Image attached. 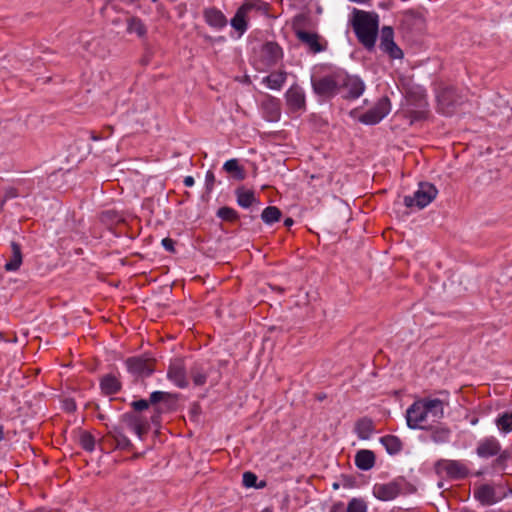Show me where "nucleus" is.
<instances>
[{
    "label": "nucleus",
    "mask_w": 512,
    "mask_h": 512,
    "mask_svg": "<svg viewBox=\"0 0 512 512\" xmlns=\"http://www.w3.org/2000/svg\"><path fill=\"white\" fill-rule=\"evenodd\" d=\"M4 439V428L0 425V441Z\"/></svg>",
    "instance_id": "obj_53"
},
{
    "label": "nucleus",
    "mask_w": 512,
    "mask_h": 512,
    "mask_svg": "<svg viewBox=\"0 0 512 512\" xmlns=\"http://www.w3.org/2000/svg\"><path fill=\"white\" fill-rule=\"evenodd\" d=\"M411 492H413L412 485L402 477L395 478L387 483H376L372 488L373 496L385 502Z\"/></svg>",
    "instance_id": "obj_4"
},
{
    "label": "nucleus",
    "mask_w": 512,
    "mask_h": 512,
    "mask_svg": "<svg viewBox=\"0 0 512 512\" xmlns=\"http://www.w3.org/2000/svg\"><path fill=\"white\" fill-rule=\"evenodd\" d=\"M501 444L497 438L490 436L481 439L476 448V454L480 458H490L499 454Z\"/></svg>",
    "instance_id": "obj_16"
},
{
    "label": "nucleus",
    "mask_w": 512,
    "mask_h": 512,
    "mask_svg": "<svg viewBox=\"0 0 512 512\" xmlns=\"http://www.w3.org/2000/svg\"><path fill=\"white\" fill-rule=\"evenodd\" d=\"M3 206H4V201L0 200V209H2Z\"/></svg>",
    "instance_id": "obj_57"
},
{
    "label": "nucleus",
    "mask_w": 512,
    "mask_h": 512,
    "mask_svg": "<svg viewBox=\"0 0 512 512\" xmlns=\"http://www.w3.org/2000/svg\"><path fill=\"white\" fill-rule=\"evenodd\" d=\"M215 181L216 180H215V175H214L213 171L208 170L205 175L206 192L210 193L213 190Z\"/></svg>",
    "instance_id": "obj_43"
},
{
    "label": "nucleus",
    "mask_w": 512,
    "mask_h": 512,
    "mask_svg": "<svg viewBox=\"0 0 512 512\" xmlns=\"http://www.w3.org/2000/svg\"><path fill=\"white\" fill-rule=\"evenodd\" d=\"M451 435L450 429L446 427H437L431 433V439L435 443H446Z\"/></svg>",
    "instance_id": "obj_35"
},
{
    "label": "nucleus",
    "mask_w": 512,
    "mask_h": 512,
    "mask_svg": "<svg viewBox=\"0 0 512 512\" xmlns=\"http://www.w3.org/2000/svg\"><path fill=\"white\" fill-rule=\"evenodd\" d=\"M495 424L502 433H510L512 431V411L499 414Z\"/></svg>",
    "instance_id": "obj_34"
},
{
    "label": "nucleus",
    "mask_w": 512,
    "mask_h": 512,
    "mask_svg": "<svg viewBox=\"0 0 512 512\" xmlns=\"http://www.w3.org/2000/svg\"><path fill=\"white\" fill-rule=\"evenodd\" d=\"M374 422L371 418L362 417L356 421L354 432L361 440H368L374 432Z\"/></svg>",
    "instance_id": "obj_23"
},
{
    "label": "nucleus",
    "mask_w": 512,
    "mask_h": 512,
    "mask_svg": "<svg viewBox=\"0 0 512 512\" xmlns=\"http://www.w3.org/2000/svg\"><path fill=\"white\" fill-rule=\"evenodd\" d=\"M257 476L252 472H245L243 474V484L246 487H255Z\"/></svg>",
    "instance_id": "obj_44"
},
{
    "label": "nucleus",
    "mask_w": 512,
    "mask_h": 512,
    "mask_svg": "<svg viewBox=\"0 0 512 512\" xmlns=\"http://www.w3.org/2000/svg\"><path fill=\"white\" fill-rule=\"evenodd\" d=\"M435 470L438 474H445V476L452 480H461L466 478L469 473L468 465L461 460L440 459L435 464Z\"/></svg>",
    "instance_id": "obj_7"
},
{
    "label": "nucleus",
    "mask_w": 512,
    "mask_h": 512,
    "mask_svg": "<svg viewBox=\"0 0 512 512\" xmlns=\"http://www.w3.org/2000/svg\"><path fill=\"white\" fill-rule=\"evenodd\" d=\"M262 108L268 121L274 122L280 119L281 108L279 99L267 95V98L262 103Z\"/></svg>",
    "instance_id": "obj_20"
},
{
    "label": "nucleus",
    "mask_w": 512,
    "mask_h": 512,
    "mask_svg": "<svg viewBox=\"0 0 512 512\" xmlns=\"http://www.w3.org/2000/svg\"><path fill=\"white\" fill-rule=\"evenodd\" d=\"M223 169L237 181H242L246 177L245 170L239 165L237 159L227 160L223 165Z\"/></svg>",
    "instance_id": "obj_29"
},
{
    "label": "nucleus",
    "mask_w": 512,
    "mask_h": 512,
    "mask_svg": "<svg viewBox=\"0 0 512 512\" xmlns=\"http://www.w3.org/2000/svg\"><path fill=\"white\" fill-rule=\"evenodd\" d=\"M474 498L484 506H491L500 500L494 487L489 484H483L475 488Z\"/></svg>",
    "instance_id": "obj_18"
},
{
    "label": "nucleus",
    "mask_w": 512,
    "mask_h": 512,
    "mask_svg": "<svg viewBox=\"0 0 512 512\" xmlns=\"http://www.w3.org/2000/svg\"><path fill=\"white\" fill-rule=\"evenodd\" d=\"M293 223H294V220H293L292 218H290V217H288V218H286V219L284 220V225H285L286 227H290V226H292V225H293Z\"/></svg>",
    "instance_id": "obj_51"
},
{
    "label": "nucleus",
    "mask_w": 512,
    "mask_h": 512,
    "mask_svg": "<svg viewBox=\"0 0 512 512\" xmlns=\"http://www.w3.org/2000/svg\"><path fill=\"white\" fill-rule=\"evenodd\" d=\"M401 22L409 28L420 27L423 24V17L418 12L408 10L403 13Z\"/></svg>",
    "instance_id": "obj_32"
},
{
    "label": "nucleus",
    "mask_w": 512,
    "mask_h": 512,
    "mask_svg": "<svg viewBox=\"0 0 512 512\" xmlns=\"http://www.w3.org/2000/svg\"><path fill=\"white\" fill-rule=\"evenodd\" d=\"M427 113L426 109L411 110L407 112V118L410 120V123L413 124L416 121L426 119Z\"/></svg>",
    "instance_id": "obj_42"
},
{
    "label": "nucleus",
    "mask_w": 512,
    "mask_h": 512,
    "mask_svg": "<svg viewBox=\"0 0 512 512\" xmlns=\"http://www.w3.org/2000/svg\"><path fill=\"white\" fill-rule=\"evenodd\" d=\"M183 183L186 187H192L195 183V180L192 176H186L183 180Z\"/></svg>",
    "instance_id": "obj_48"
},
{
    "label": "nucleus",
    "mask_w": 512,
    "mask_h": 512,
    "mask_svg": "<svg viewBox=\"0 0 512 512\" xmlns=\"http://www.w3.org/2000/svg\"><path fill=\"white\" fill-rule=\"evenodd\" d=\"M343 486L346 487V488H351L352 487V483L350 480L348 479H344V483H343Z\"/></svg>",
    "instance_id": "obj_52"
},
{
    "label": "nucleus",
    "mask_w": 512,
    "mask_h": 512,
    "mask_svg": "<svg viewBox=\"0 0 512 512\" xmlns=\"http://www.w3.org/2000/svg\"><path fill=\"white\" fill-rule=\"evenodd\" d=\"M131 406L133 407V409L135 411H143L149 407V402H148V400L140 399V400L133 401L131 403Z\"/></svg>",
    "instance_id": "obj_45"
},
{
    "label": "nucleus",
    "mask_w": 512,
    "mask_h": 512,
    "mask_svg": "<svg viewBox=\"0 0 512 512\" xmlns=\"http://www.w3.org/2000/svg\"><path fill=\"white\" fill-rule=\"evenodd\" d=\"M151 421L153 424L155 425H158L160 423V416H159V413H156L154 414L152 417H151Z\"/></svg>",
    "instance_id": "obj_50"
},
{
    "label": "nucleus",
    "mask_w": 512,
    "mask_h": 512,
    "mask_svg": "<svg viewBox=\"0 0 512 512\" xmlns=\"http://www.w3.org/2000/svg\"><path fill=\"white\" fill-rule=\"evenodd\" d=\"M281 215L282 213L278 207L268 206L262 211L261 219L265 224L272 225L280 220Z\"/></svg>",
    "instance_id": "obj_33"
},
{
    "label": "nucleus",
    "mask_w": 512,
    "mask_h": 512,
    "mask_svg": "<svg viewBox=\"0 0 512 512\" xmlns=\"http://www.w3.org/2000/svg\"><path fill=\"white\" fill-rule=\"evenodd\" d=\"M79 443L87 452H92L95 449V438L87 431L81 432Z\"/></svg>",
    "instance_id": "obj_38"
},
{
    "label": "nucleus",
    "mask_w": 512,
    "mask_h": 512,
    "mask_svg": "<svg viewBox=\"0 0 512 512\" xmlns=\"http://www.w3.org/2000/svg\"><path fill=\"white\" fill-rule=\"evenodd\" d=\"M99 386L103 395L111 396L121 391L122 382L119 376L108 373L100 378Z\"/></svg>",
    "instance_id": "obj_17"
},
{
    "label": "nucleus",
    "mask_w": 512,
    "mask_h": 512,
    "mask_svg": "<svg viewBox=\"0 0 512 512\" xmlns=\"http://www.w3.org/2000/svg\"><path fill=\"white\" fill-rule=\"evenodd\" d=\"M355 465L363 471L372 469L375 465V454L371 450H359L355 455Z\"/></svg>",
    "instance_id": "obj_25"
},
{
    "label": "nucleus",
    "mask_w": 512,
    "mask_h": 512,
    "mask_svg": "<svg viewBox=\"0 0 512 512\" xmlns=\"http://www.w3.org/2000/svg\"><path fill=\"white\" fill-rule=\"evenodd\" d=\"M189 373L195 386H203L206 384L208 378V369L202 363H194L191 366Z\"/></svg>",
    "instance_id": "obj_27"
},
{
    "label": "nucleus",
    "mask_w": 512,
    "mask_h": 512,
    "mask_svg": "<svg viewBox=\"0 0 512 512\" xmlns=\"http://www.w3.org/2000/svg\"><path fill=\"white\" fill-rule=\"evenodd\" d=\"M128 372L136 378H145L154 372L153 362L140 356L130 357L125 361Z\"/></svg>",
    "instance_id": "obj_12"
},
{
    "label": "nucleus",
    "mask_w": 512,
    "mask_h": 512,
    "mask_svg": "<svg viewBox=\"0 0 512 512\" xmlns=\"http://www.w3.org/2000/svg\"><path fill=\"white\" fill-rule=\"evenodd\" d=\"M341 78L340 95L344 99L355 100L363 94L365 84L360 77L350 75L345 70L341 69Z\"/></svg>",
    "instance_id": "obj_8"
},
{
    "label": "nucleus",
    "mask_w": 512,
    "mask_h": 512,
    "mask_svg": "<svg viewBox=\"0 0 512 512\" xmlns=\"http://www.w3.org/2000/svg\"><path fill=\"white\" fill-rule=\"evenodd\" d=\"M287 80V72L284 70H278L270 73L262 79V83L265 84L271 90H281Z\"/></svg>",
    "instance_id": "obj_24"
},
{
    "label": "nucleus",
    "mask_w": 512,
    "mask_h": 512,
    "mask_svg": "<svg viewBox=\"0 0 512 512\" xmlns=\"http://www.w3.org/2000/svg\"><path fill=\"white\" fill-rule=\"evenodd\" d=\"M124 420L127 426L141 439L149 430L148 421L133 413H126Z\"/></svg>",
    "instance_id": "obj_19"
},
{
    "label": "nucleus",
    "mask_w": 512,
    "mask_h": 512,
    "mask_svg": "<svg viewBox=\"0 0 512 512\" xmlns=\"http://www.w3.org/2000/svg\"><path fill=\"white\" fill-rule=\"evenodd\" d=\"M162 246L164 247L165 250H167L168 252H175V248H174V245H175V241L171 238H164L162 239V242H161Z\"/></svg>",
    "instance_id": "obj_46"
},
{
    "label": "nucleus",
    "mask_w": 512,
    "mask_h": 512,
    "mask_svg": "<svg viewBox=\"0 0 512 512\" xmlns=\"http://www.w3.org/2000/svg\"><path fill=\"white\" fill-rule=\"evenodd\" d=\"M11 257L6 262L4 268L7 272H15L19 270L23 262L21 246L17 242H11Z\"/></svg>",
    "instance_id": "obj_26"
},
{
    "label": "nucleus",
    "mask_w": 512,
    "mask_h": 512,
    "mask_svg": "<svg viewBox=\"0 0 512 512\" xmlns=\"http://www.w3.org/2000/svg\"><path fill=\"white\" fill-rule=\"evenodd\" d=\"M352 26L358 41L368 50L373 49L379 28L378 15L354 8Z\"/></svg>",
    "instance_id": "obj_2"
},
{
    "label": "nucleus",
    "mask_w": 512,
    "mask_h": 512,
    "mask_svg": "<svg viewBox=\"0 0 512 512\" xmlns=\"http://www.w3.org/2000/svg\"><path fill=\"white\" fill-rule=\"evenodd\" d=\"M339 487H340V484H339L338 482H334V483L332 484V488H333L334 490L339 489Z\"/></svg>",
    "instance_id": "obj_54"
},
{
    "label": "nucleus",
    "mask_w": 512,
    "mask_h": 512,
    "mask_svg": "<svg viewBox=\"0 0 512 512\" xmlns=\"http://www.w3.org/2000/svg\"><path fill=\"white\" fill-rule=\"evenodd\" d=\"M167 378L180 389H185L189 386L187 369L182 358H175L170 362L167 369Z\"/></svg>",
    "instance_id": "obj_10"
},
{
    "label": "nucleus",
    "mask_w": 512,
    "mask_h": 512,
    "mask_svg": "<svg viewBox=\"0 0 512 512\" xmlns=\"http://www.w3.org/2000/svg\"><path fill=\"white\" fill-rule=\"evenodd\" d=\"M267 4L261 0H245V2L237 9L234 17L231 19V26L239 32V35H243L247 28V19L249 14L253 11L266 10Z\"/></svg>",
    "instance_id": "obj_6"
},
{
    "label": "nucleus",
    "mask_w": 512,
    "mask_h": 512,
    "mask_svg": "<svg viewBox=\"0 0 512 512\" xmlns=\"http://www.w3.org/2000/svg\"><path fill=\"white\" fill-rule=\"evenodd\" d=\"M171 397V394L163 391H154L150 394L149 404L155 405L161 401L168 400Z\"/></svg>",
    "instance_id": "obj_41"
},
{
    "label": "nucleus",
    "mask_w": 512,
    "mask_h": 512,
    "mask_svg": "<svg viewBox=\"0 0 512 512\" xmlns=\"http://www.w3.org/2000/svg\"><path fill=\"white\" fill-rule=\"evenodd\" d=\"M511 454L508 450H501L492 462V468L495 470H504Z\"/></svg>",
    "instance_id": "obj_37"
},
{
    "label": "nucleus",
    "mask_w": 512,
    "mask_h": 512,
    "mask_svg": "<svg viewBox=\"0 0 512 512\" xmlns=\"http://www.w3.org/2000/svg\"><path fill=\"white\" fill-rule=\"evenodd\" d=\"M127 31L135 33L138 37L143 38L147 34V28L144 22L138 17H131L127 22Z\"/></svg>",
    "instance_id": "obj_30"
},
{
    "label": "nucleus",
    "mask_w": 512,
    "mask_h": 512,
    "mask_svg": "<svg viewBox=\"0 0 512 512\" xmlns=\"http://www.w3.org/2000/svg\"><path fill=\"white\" fill-rule=\"evenodd\" d=\"M235 194L237 197L238 205L243 208H249L254 202H256L254 192L251 190H245L243 188H238L235 191Z\"/></svg>",
    "instance_id": "obj_31"
},
{
    "label": "nucleus",
    "mask_w": 512,
    "mask_h": 512,
    "mask_svg": "<svg viewBox=\"0 0 512 512\" xmlns=\"http://www.w3.org/2000/svg\"><path fill=\"white\" fill-rule=\"evenodd\" d=\"M380 443L385 447L387 453L390 455L398 454L403 447L401 440L394 435H385L381 437Z\"/></svg>",
    "instance_id": "obj_28"
},
{
    "label": "nucleus",
    "mask_w": 512,
    "mask_h": 512,
    "mask_svg": "<svg viewBox=\"0 0 512 512\" xmlns=\"http://www.w3.org/2000/svg\"><path fill=\"white\" fill-rule=\"evenodd\" d=\"M341 81V69H336L318 77L313 76L311 78V86L317 96L330 100L340 95Z\"/></svg>",
    "instance_id": "obj_3"
},
{
    "label": "nucleus",
    "mask_w": 512,
    "mask_h": 512,
    "mask_svg": "<svg viewBox=\"0 0 512 512\" xmlns=\"http://www.w3.org/2000/svg\"><path fill=\"white\" fill-rule=\"evenodd\" d=\"M261 512H272L270 509H264L263 511Z\"/></svg>",
    "instance_id": "obj_59"
},
{
    "label": "nucleus",
    "mask_w": 512,
    "mask_h": 512,
    "mask_svg": "<svg viewBox=\"0 0 512 512\" xmlns=\"http://www.w3.org/2000/svg\"><path fill=\"white\" fill-rule=\"evenodd\" d=\"M427 106V102L425 101V99H423V101L421 102L420 104V107H426Z\"/></svg>",
    "instance_id": "obj_56"
},
{
    "label": "nucleus",
    "mask_w": 512,
    "mask_h": 512,
    "mask_svg": "<svg viewBox=\"0 0 512 512\" xmlns=\"http://www.w3.org/2000/svg\"><path fill=\"white\" fill-rule=\"evenodd\" d=\"M437 101L439 109L444 114H451L461 100L454 87H444L437 93Z\"/></svg>",
    "instance_id": "obj_13"
},
{
    "label": "nucleus",
    "mask_w": 512,
    "mask_h": 512,
    "mask_svg": "<svg viewBox=\"0 0 512 512\" xmlns=\"http://www.w3.org/2000/svg\"><path fill=\"white\" fill-rule=\"evenodd\" d=\"M286 104L293 112L305 110L306 96L304 90L298 85L293 84L285 93Z\"/></svg>",
    "instance_id": "obj_15"
},
{
    "label": "nucleus",
    "mask_w": 512,
    "mask_h": 512,
    "mask_svg": "<svg viewBox=\"0 0 512 512\" xmlns=\"http://www.w3.org/2000/svg\"><path fill=\"white\" fill-rule=\"evenodd\" d=\"M282 58L283 50L276 42L269 41L262 45L259 60L263 66H275Z\"/></svg>",
    "instance_id": "obj_14"
},
{
    "label": "nucleus",
    "mask_w": 512,
    "mask_h": 512,
    "mask_svg": "<svg viewBox=\"0 0 512 512\" xmlns=\"http://www.w3.org/2000/svg\"><path fill=\"white\" fill-rule=\"evenodd\" d=\"M217 216L224 221L230 222H233L238 219L237 211L227 206L219 208L217 211Z\"/></svg>",
    "instance_id": "obj_39"
},
{
    "label": "nucleus",
    "mask_w": 512,
    "mask_h": 512,
    "mask_svg": "<svg viewBox=\"0 0 512 512\" xmlns=\"http://www.w3.org/2000/svg\"><path fill=\"white\" fill-rule=\"evenodd\" d=\"M379 48L392 59L403 58V51L394 42V31L390 26H384L381 29Z\"/></svg>",
    "instance_id": "obj_11"
},
{
    "label": "nucleus",
    "mask_w": 512,
    "mask_h": 512,
    "mask_svg": "<svg viewBox=\"0 0 512 512\" xmlns=\"http://www.w3.org/2000/svg\"><path fill=\"white\" fill-rule=\"evenodd\" d=\"M391 110V103L387 97H383L364 114L360 116V122L366 125H375L379 123Z\"/></svg>",
    "instance_id": "obj_9"
},
{
    "label": "nucleus",
    "mask_w": 512,
    "mask_h": 512,
    "mask_svg": "<svg viewBox=\"0 0 512 512\" xmlns=\"http://www.w3.org/2000/svg\"><path fill=\"white\" fill-rule=\"evenodd\" d=\"M153 3H157L159 2V0H151Z\"/></svg>",
    "instance_id": "obj_60"
},
{
    "label": "nucleus",
    "mask_w": 512,
    "mask_h": 512,
    "mask_svg": "<svg viewBox=\"0 0 512 512\" xmlns=\"http://www.w3.org/2000/svg\"><path fill=\"white\" fill-rule=\"evenodd\" d=\"M444 399L425 397L414 401L406 410V422L410 429H426L429 422L434 423L444 416L448 405L449 393L441 391Z\"/></svg>",
    "instance_id": "obj_1"
},
{
    "label": "nucleus",
    "mask_w": 512,
    "mask_h": 512,
    "mask_svg": "<svg viewBox=\"0 0 512 512\" xmlns=\"http://www.w3.org/2000/svg\"><path fill=\"white\" fill-rule=\"evenodd\" d=\"M497 101L500 104H504V106H503L504 110H506L507 112L512 113V109L508 105H506L507 103L500 96L497 97Z\"/></svg>",
    "instance_id": "obj_49"
},
{
    "label": "nucleus",
    "mask_w": 512,
    "mask_h": 512,
    "mask_svg": "<svg viewBox=\"0 0 512 512\" xmlns=\"http://www.w3.org/2000/svg\"><path fill=\"white\" fill-rule=\"evenodd\" d=\"M342 505H343V504H342L341 502H340V503H337V504H334L333 509L340 508V507H342Z\"/></svg>",
    "instance_id": "obj_55"
},
{
    "label": "nucleus",
    "mask_w": 512,
    "mask_h": 512,
    "mask_svg": "<svg viewBox=\"0 0 512 512\" xmlns=\"http://www.w3.org/2000/svg\"><path fill=\"white\" fill-rule=\"evenodd\" d=\"M490 113H491L492 115H496V114H497V112H496L495 110H492Z\"/></svg>",
    "instance_id": "obj_58"
},
{
    "label": "nucleus",
    "mask_w": 512,
    "mask_h": 512,
    "mask_svg": "<svg viewBox=\"0 0 512 512\" xmlns=\"http://www.w3.org/2000/svg\"><path fill=\"white\" fill-rule=\"evenodd\" d=\"M110 434L116 441L118 447L124 449L130 445V440L120 430L114 429Z\"/></svg>",
    "instance_id": "obj_40"
},
{
    "label": "nucleus",
    "mask_w": 512,
    "mask_h": 512,
    "mask_svg": "<svg viewBox=\"0 0 512 512\" xmlns=\"http://www.w3.org/2000/svg\"><path fill=\"white\" fill-rule=\"evenodd\" d=\"M346 512H368L367 502L363 498H352L347 504Z\"/></svg>",
    "instance_id": "obj_36"
},
{
    "label": "nucleus",
    "mask_w": 512,
    "mask_h": 512,
    "mask_svg": "<svg viewBox=\"0 0 512 512\" xmlns=\"http://www.w3.org/2000/svg\"><path fill=\"white\" fill-rule=\"evenodd\" d=\"M206 23L216 29H222L227 25L225 15L217 8H208L204 11Z\"/></svg>",
    "instance_id": "obj_22"
},
{
    "label": "nucleus",
    "mask_w": 512,
    "mask_h": 512,
    "mask_svg": "<svg viewBox=\"0 0 512 512\" xmlns=\"http://www.w3.org/2000/svg\"><path fill=\"white\" fill-rule=\"evenodd\" d=\"M19 196V193L17 191L16 188L14 187H9L6 189L5 191V196H4V199L2 201H4V203L8 200V199H13V198H16Z\"/></svg>",
    "instance_id": "obj_47"
},
{
    "label": "nucleus",
    "mask_w": 512,
    "mask_h": 512,
    "mask_svg": "<svg viewBox=\"0 0 512 512\" xmlns=\"http://www.w3.org/2000/svg\"><path fill=\"white\" fill-rule=\"evenodd\" d=\"M437 188L429 182H421L413 195L404 197V205L407 208L416 207L423 209L428 206L437 196Z\"/></svg>",
    "instance_id": "obj_5"
},
{
    "label": "nucleus",
    "mask_w": 512,
    "mask_h": 512,
    "mask_svg": "<svg viewBox=\"0 0 512 512\" xmlns=\"http://www.w3.org/2000/svg\"><path fill=\"white\" fill-rule=\"evenodd\" d=\"M297 38L304 43L313 53H319L324 47L319 42V36L316 33L299 30L296 32Z\"/></svg>",
    "instance_id": "obj_21"
}]
</instances>
